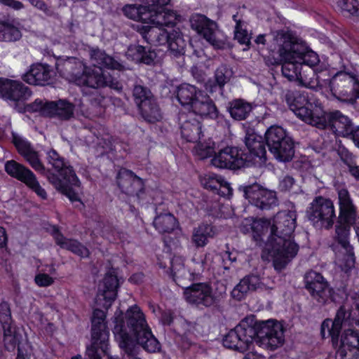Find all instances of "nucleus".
<instances>
[{"instance_id": "f257e3e1", "label": "nucleus", "mask_w": 359, "mask_h": 359, "mask_svg": "<svg viewBox=\"0 0 359 359\" xmlns=\"http://www.w3.org/2000/svg\"><path fill=\"white\" fill-rule=\"evenodd\" d=\"M113 333L116 341L123 353L128 355L139 354L140 347L149 353H158L161 346L153 334L145 316L140 309L131 306L121 316L122 312L115 313Z\"/></svg>"}, {"instance_id": "f03ea898", "label": "nucleus", "mask_w": 359, "mask_h": 359, "mask_svg": "<svg viewBox=\"0 0 359 359\" xmlns=\"http://www.w3.org/2000/svg\"><path fill=\"white\" fill-rule=\"evenodd\" d=\"M253 341L271 351L280 347L285 341L283 325L273 320L257 323L253 318H245L224 337L223 345L244 352Z\"/></svg>"}, {"instance_id": "7ed1b4c3", "label": "nucleus", "mask_w": 359, "mask_h": 359, "mask_svg": "<svg viewBox=\"0 0 359 359\" xmlns=\"http://www.w3.org/2000/svg\"><path fill=\"white\" fill-rule=\"evenodd\" d=\"M270 221L268 226L270 233L267 236L265 250L273 259L276 270H282L297 255L298 245L294 241L297 226V213L294 210L278 212Z\"/></svg>"}, {"instance_id": "20e7f679", "label": "nucleus", "mask_w": 359, "mask_h": 359, "mask_svg": "<svg viewBox=\"0 0 359 359\" xmlns=\"http://www.w3.org/2000/svg\"><path fill=\"white\" fill-rule=\"evenodd\" d=\"M174 15L175 19L173 24L151 23L154 26L136 25L134 29L147 43L154 46L167 45L170 55L179 58L185 54L187 42L180 29L173 28L177 18L180 17L175 12Z\"/></svg>"}, {"instance_id": "39448f33", "label": "nucleus", "mask_w": 359, "mask_h": 359, "mask_svg": "<svg viewBox=\"0 0 359 359\" xmlns=\"http://www.w3.org/2000/svg\"><path fill=\"white\" fill-rule=\"evenodd\" d=\"M47 161L59 174L56 175L46 169L44 175L48 182L72 202L80 201V182L72 167L54 149L47 152Z\"/></svg>"}, {"instance_id": "423d86ee", "label": "nucleus", "mask_w": 359, "mask_h": 359, "mask_svg": "<svg viewBox=\"0 0 359 359\" xmlns=\"http://www.w3.org/2000/svg\"><path fill=\"white\" fill-rule=\"evenodd\" d=\"M339 216L335 228L334 241L344 250L349 264H354L353 248L349 242L351 226L357 216L356 207L353 205L348 191L341 189L338 191Z\"/></svg>"}, {"instance_id": "0eeeda50", "label": "nucleus", "mask_w": 359, "mask_h": 359, "mask_svg": "<svg viewBox=\"0 0 359 359\" xmlns=\"http://www.w3.org/2000/svg\"><path fill=\"white\" fill-rule=\"evenodd\" d=\"M170 0H141L143 5L127 4L122 8L128 18L143 23L173 24L174 11L165 8Z\"/></svg>"}, {"instance_id": "6e6552de", "label": "nucleus", "mask_w": 359, "mask_h": 359, "mask_svg": "<svg viewBox=\"0 0 359 359\" xmlns=\"http://www.w3.org/2000/svg\"><path fill=\"white\" fill-rule=\"evenodd\" d=\"M278 37L279 42L281 43V48H279L278 58H273L275 63H280L283 60L295 59V62L301 64L302 69L304 67H309L314 73L316 70L313 69L320 62L318 55L309 48L306 43L291 34V40L285 42V38H283V35Z\"/></svg>"}, {"instance_id": "1a4fd4ad", "label": "nucleus", "mask_w": 359, "mask_h": 359, "mask_svg": "<svg viewBox=\"0 0 359 359\" xmlns=\"http://www.w3.org/2000/svg\"><path fill=\"white\" fill-rule=\"evenodd\" d=\"M190 27L215 49L231 48L229 38L218 28L217 23L205 15L194 13L189 18Z\"/></svg>"}, {"instance_id": "9d476101", "label": "nucleus", "mask_w": 359, "mask_h": 359, "mask_svg": "<svg viewBox=\"0 0 359 359\" xmlns=\"http://www.w3.org/2000/svg\"><path fill=\"white\" fill-rule=\"evenodd\" d=\"M105 313L95 309L92 317V344L86 349L85 359H102V353L108 355L109 332L105 323Z\"/></svg>"}, {"instance_id": "9b49d317", "label": "nucleus", "mask_w": 359, "mask_h": 359, "mask_svg": "<svg viewBox=\"0 0 359 359\" xmlns=\"http://www.w3.org/2000/svg\"><path fill=\"white\" fill-rule=\"evenodd\" d=\"M306 217L311 224L317 229H330L336 219L332 201L323 196L316 197L309 204Z\"/></svg>"}, {"instance_id": "f8f14e48", "label": "nucleus", "mask_w": 359, "mask_h": 359, "mask_svg": "<svg viewBox=\"0 0 359 359\" xmlns=\"http://www.w3.org/2000/svg\"><path fill=\"white\" fill-rule=\"evenodd\" d=\"M238 189L251 205L259 210H270L279 205L277 193L257 182L239 186Z\"/></svg>"}, {"instance_id": "ddd939ff", "label": "nucleus", "mask_w": 359, "mask_h": 359, "mask_svg": "<svg viewBox=\"0 0 359 359\" xmlns=\"http://www.w3.org/2000/svg\"><path fill=\"white\" fill-rule=\"evenodd\" d=\"M331 95L338 101L347 104L355 90L359 88L356 76L344 71L337 72L327 80Z\"/></svg>"}, {"instance_id": "4468645a", "label": "nucleus", "mask_w": 359, "mask_h": 359, "mask_svg": "<svg viewBox=\"0 0 359 359\" xmlns=\"http://www.w3.org/2000/svg\"><path fill=\"white\" fill-rule=\"evenodd\" d=\"M77 85L90 90L107 86L117 93H121L123 90L122 83L109 73H104L102 69H91L86 67L80 78L77 79Z\"/></svg>"}, {"instance_id": "2eb2a0df", "label": "nucleus", "mask_w": 359, "mask_h": 359, "mask_svg": "<svg viewBox=\"0 0 359 359\" xmlns=\"http://www.w3.org/2000/svg\"><path fill=\"white\" fill-rule=\"evenodd\" d=\"M212 164L219 168L231 170L250 167L255 163L242 149L236 147H226L221 149L211 160Z\"/></svg>"}, {"instance_id": "dca6fc26", "label": "nucleus", "mask_w": 359, "mask_h": 359, "mask_svg": "<svg viewBox=\"0 0 359 359\" xmlns=\"http://www.w3.org/2000/svg\"><path fill=\"white\" fill-rule=\"evenodd\" d=\"M304 283L312 299L318 304L325 305L333 301L334 292L320 273L314 271L307 272L304 276Z\"/></svg>"}, {"instance_id": "f3484780", "label": "nucleus", "mask_w": 359, "mask_h": 359, "mask_svg": "<svg viewBox=\"0 0 359 359\" xmlns=\"http://www.w3.org/2000/svg\"><path fill=\"white\" fill-rule=\"evenodd\" d=\"M283 96L290 109L298 117L310 124L314 123L312 104L308 100L307 93L287 89L283 92Z\"/></svg>"}, {"instance_id": "a211bd4d", "label": "nucleus", "mask_w": 359, "mask_h": 359, "mask_svg": "<svg viewBox=\"0 0 359 359\" xmlns=\"http://www.w3.org/2000/svg\"><path fill=\"white\" fill-rule=\"evenodd\" d=\"M318 128L330 129L334 135H359V126H355L351 120L340 111L330 112L327 119L314 122Z\"/></svg>"}, {"instance_id": "6ab92c4d", "label": "nucleus", "mask_w": 359, "mask_h": 359, "mask_svg": "<svg viewBox=\"0 0 359 359\" xmlns=\"http://www.w3.org/2000/svg\"><path fill=\"white\" fill-rule=\"evenodd\" d=\"M5 171L11 177L25 183L42 199L47 198V194L38 182L35 175L29 168L14 160L5 163Z\"/></svg>"}, {"instance_id": "aec40b11", "label": "nucleus", "mask_w": 359, "mask_h": 359, "mask_svg": "<svg viewBox=\"0 0 359 359\" xmlns=\"http://www.w3.org/2000/svg\"><path fill=\"white\" fill-rule=\"evenodd\" d=\"M186 301L198 308L213 306L217 301L211 286L206 283H192L184 291Z\"/></svg>"}, {"instance_id": "412c9836", "label": "nucleus", "mask_w": 359, "mask_h": 359, "mask_svg": "<svg viewBox=\"0 0 359 359\" xmlns=\"http://www.w3.org/2000/svg\"><path fill=\"white\" fill-rule=\"evenodd\" d=\"M116 183L121 191L126 195L136 197L138 200L143 198L144 182L131 170L121 169L116 176Z\"/></svg>"}, {"instance_id": "4be33fe9", "label": "nucleus", "mask_w": 359, "mask_h": 359, "mask_svg": "<svg viewBox=\"0 0 359 359\" xmlns=\"http://www.w3.org/2000/svg\"><path fill=\"white\" fill-rule=\"evenodd\" d=\"M291 34L292 32L290 31L285 30H277L275 32H272L269 34H259L257 36L255 40V42L257 44H262V45H268L267 49L269 52V55L264 56V61L267 65H274L277 63L273 62V58H278L276 55H278L279 53V48H281V43H280L279 38L281 36L280 35H283V38H285V42L287 41L291 40Z\"/></svg>"}, {"instance_id": "5701e85b", "label": "nucleus", "mask_w": 359, "mask_h": 359, "mask_svg": "<svg viewBox=\"0 0 359 359\" xmlns=\"http://www.w3.org/2000/svg\"><path fill=\"white\" fill-rule=\"evenodd\" d=\"M268 147L275 158L281 162L290 161L294 154V143L290 136H270Z\"/></svg>"}, {"instance_id": "b1692460", "label": "nucleus", "mask_w": 359, "mask_h": 359, "mask_svg": "<svg viewBox=\"0 0 359 359\" xmlns=\"http://www.w3.org/2000/svg\"><path fill=\"white\" fill-rule=\"evenodd\" d=\"M32 95L30 88L19 81L0 78V97L14 102H23Z\"/></svg>"}, {"instance_id": "393cba45", "label": "nucleus", "mask_w": 359, "mask_h": 359, "mask_svg": "<svg viewBox=\"0 0 359 359\" xmlns=\"http://www.w3.org/2000/svg\"><path fill=\"white\" fill-rule=\"evenodd\" d=\"M55 76V72L50 65L36 63L22 75V79L30 85L45 86L52 83Z\"/></svg>"}, {"instance_id": "a878e982", "label": "nucleus", "mask_w": 359, "mask_h": 359, "mask_svg": "<svg viewBox=\"0 0 359 359\" xmlns=\"http://www.w3.org/2000/svg\"><path fill=\"white\" fill-rule=\"evenodd\" d=\"M85 66L75 57L57 60L55 64V69L60 75L66 79L74 81L76 84Z\"/></svg>"}, {"instance_id": "bb28decb", "label": "nucleus", "mask_w": 359, "mask_h": 359, "mask_svg": "<svg viewBox=\"0 0 359 359\" xmlns=\"http://www.w3.org/2000/svg\"><path fill=\"white\" fill-rule=\"evenodd\" d=\"M233 75V72L227 65L222 64L219 65L215 72L214 80L208 79L205 83V90L212 94L219 90L222 94L225 84L229 83Z\"/></svg>"}, {"instance_id": "cd10ccee", "label": "nucleus", "mask_w": 359, "mask_h": 359, "mask_svg": "<svg viewBox=\"0 0 359 359\" xmlns=\"http://www.w3.org/2000/svg\"><path fill=\"white\" fill-rule=\"evenodd\" d=\"M270 136H245L243 142L248 148L251 157L257 158L259 164L266 161V149L268 140ZM252 159V158H250Z\"/></svg>"}, {"instance_id": "c85d7f7f", "label": "nucleus", "mask_w": 359, "mask_h": 359, "mask_svg": "<svg viewBox=\"0 0 359 359\" xmlns=\"http://www.w3.org/2000/svg\"><path fill=\"white\" fill-rule=\"evenodd\" d=\"M190 109L201 117L217 118L219 111L214 102L203 91L198 95Z\"/></svg>"}, {"instance_id": "c756f323", "label": "nucleus", "mask_w": 359, "mask_h": 359, "mask_svg": "<svg viewBox=\"0 0 359 359\" xmlns=\"http://www.w3.org/2000/svg\"><path fill=\"white\" fill-rule=\"evenodd\" d=\"M75 106L65 99L50 101L45 111L48 117H55L60 120L67 121L74 117Z\"/></svg>"}, {"instance_id": "7c9ffc66", "label": "nucleus", "mask_w": 359, "mask_h": 359, "mask_svg": "<svg viewBox=\"0 0 359 359\" xmlns=\"http://www.w3.org/2000/svg\"><path fill=\"white\" fill-rule=\"evenodd\" d=\"M269 224L270 221L266 218H260L255 220H253L252 218H245L242 221L239 229L243 233L252 231L255 240L257 242H264V232L268 231Z\"/></svg>"}, {"instance_id": "2f4dec72", "label": "nucleus", "mask_w": 359, "mask_h": 359, "mask_svg": "<svg viewBox=\"0 0 359 359\" xmlns=\"http://www.w3.org/2000/svg\"><path fill=\"white\" fill-rule=\"evenodd\" d=\"M128 51L133 56V60L140 64L146 65H154L157 57V54L154 49L149 46H142L140 44H130L128 48Z\"/></svg>"}, {"instance_id": "473e14b6", "label": "nucleus", "mask_w": 359, "mask_h": 359, "mask_svg": "<svg viewBox=\"0 0 359 359\" xmlns=\"http://www.w3.org/2000/svg\"><path fill=\"white\" fill-rule=\"evenodd\" d=\"M282 75L290 81H296L299 86L307 87V83L304 79L301 64L295 62V59L283 60L280 63ZM304 72V70H303Z\"/></svg>"}, {"instance_id": "72a5a7b5", "label": "nucleus", "mask_w": 359, "mask_h": 359, "mask_svg": "<svg viewBox=\"0 0 359 359\" xmlns=\"http://www.w3.org/2000/svg\"><path fill=\"white\" fill-rule=\"evenodd\" d=\"M90 57L93 65L97 67V69H102V68L116 69L118 71L126 69L125 67L121 62L99 48L90 50Z\"/></svg>"}, {"instance_id": "f704fd0d", "label": "nucleus", "mask_w": 359, "mask_h": 359, "mask_svg": "<svg viewBox=\"0 0 359 359\" xmlns=\"http://www.w3.org/2000/svg\"><path fill=\"white\" fill-rule=\"evenodd\" d=\"M90 57L93 65L97 67V69H102V68L116 69L118 71L126 69L125 67L121 62L99 48L90 50Z\"/></svg>"}, {"instance_id": "c9c22d12", "label": "nucleus", "mask_w": 359, "mask_h": 359, "mask_svg": "<svg viewBox=\"0 0 359 359\" xmlns=\"http://www.w3.org/2000/svg\"><path fill=\"white\" fill-rule=\"evenodd\" d=\"M103 290H99L98 298L100 299L102 297L105 300L104 306L108 308L116 297L118 287V280L116 276L111 273H107L103 279Z\"/></svg>"}, {"instance_id": "e433bc0d", "label": "nucleus", "mask_w": 359, "mask_h": 359, "mask_svg": "<svg viewBox=\"0 0 359 359\" xmlns=\"http://www.w3.org/2000/svg\"><path fill=\"white\" fill-rule=\"evenodd\" d=\"M194 138H187L188 142H196L194 147L195 155L200 159H204L211 156L215 151V143L211 137L208 136H191Z\"/></svg>"}, {"instance_id": "4c0bfd02", "label": "nucleus", "mask_w": 359, "mask_h": 359, "mask_svg": "<svg viewBox=\"0 0 359 359\" xmlns=\"http://www.w3.org/2000/svg\"><path fill=\"white\" fill-rule=\"evenodd\" d=\"M226 110L231 117L236 121L246 119L252 110V104L241 98L233 99L229 102Z\"/></svg>"}, {"instance_id": "58836bf2", "label": "nucleus", "mask_w": 359, "mask_h": 359, "mask_svg": "<svg viewBox=\"0 0 359 359\" xmlns=\"http://www.w3.org/2000/svg\"><path fill=\"white\" fill-rule=\"evenodd\" d=\"M22 37V32L14 20H0V41L14 43L20 41Z\"/></svg>"}, {"instance_id": "ea45409f", "label": "nucleus", "mask_w": 359, "mask_h": 359, "mask_svg": "<svg viewBox=\"0 0 359 359\" xmlns=\"http://www.w3.org/2000/svg\"><path fill=\"white\" fill-rule=\"evenodd\" d=\"M202 92L203 90L193 85L182 83L177 88V98L182 106L190 109L195 100L198 98V95Z\"/></svg>"}, {"instance_id": "a19ab883", "label": "nucleus", "mask_w": 359, "mask_h": 359, "mask_svg": "<svg viewBox=\"0 0 359 359\" xmlns=\"http://www.w3.org/2000/svg\"><path fill=\"white\" fill-rule=\"evenodd\" d=\"M137 107L141 116L147 122L154 123L162 118L161 111L155 96Z\"/></svg>"}, {"instance_id": "79ce46f5", "label": "nucleus", "mask_w": 359, "mask_h": 359, "mask_svg": "<svg viewBox=\"0 0 359 359\" xmlns=\"http://www.w3.org/2000/svg\"><path fill=\"white\" fill-rule=\"evenodd\" d=\"M54 238L56 244L63 249L70 250L73 253L82 257H87L89 255L88 249L83 245L76 240L65 238L58 231H55Z\"/></svg>"}, {"instance_id": "37998d69", "label": "nucleus", "mask_w": 359, "mask_h": 359, "mask_svg": "<svg viewBox=\"0 0 359 359\" xmlns=\"http://www.w3.org/2000/svg\"><path fill=\"white\" fill-rule=\"evenodd\" d=\"M215 235V227L203 223L193 229L191 242L196 248H203L208 244L209 238H213Z\"/></svg>"}, {"instance_id": "c03bdc74", "label": "nucleus", "mask_w": 359, "mask_h": 359, "mask_svg": "<svg viewBox=\"0 0 359 359\" xmlns=\"http://www.w3.org/2000/svg\"><path fill=\"white\" fill-rule=\"evenodd\" d=\"M260 280L257 276H247L244 277L233 288L232 295L234 298L241 300L246 294L255 291L260 285Z\"/></svg>"}, {"instance_id": "a18cd8bd", "label": "nucleus", "mask_w": 359, "mask_h": 359, "mask_svg": "<svg viewBox=\"0 0 359 359\" xmlns=\"http://www.w3.org/2000/svg\"><path fill=\"white\" fill-rule=\"evenodd\" d=\"M153 224L156 229L162 233L172 232L177 226L176 218L169 212L156 216Z\"/></svg>"}, {"instance_id": "49530a36", "label": "nucleus", "mask_w": 359, "mask_h": 359, "mask_svg": "<svg viewBox=\"0 0 359 359\" xmlns=\"http://www.w3.org/2000/svg\"><path fill=\"white\" fill-rule=\"evenodd\" d=\"M352 314L351 309H346L345 306L339 307L334 319L335 333H337L339 330L341 332L343 326L356 325L355 318Z\"/></svg>"}, {"instance_id": "de8ad7c7", "label": "nucleus", "mask_w": 359, "mask_h": 359, "mask_svg": "<svg viewBox=\"0 0 359 359\" xmlns=\"http://www.w3.org/2000/svg\"><path fill=\"white\" fill-rule=\"evenodd\" d=\"M172 271L174 280L179 286L184 288V290L189 286L187 284L195 279V276H198V273L191 272L182 265L172 264Z\"/></svg>"}, {"instance_id": "09e8293b", "label": "nucleus", "mask_w": 359, "mask_h": 359, "mask_svg": "<svg viewBox=\"0 0 359 359\" xmlns=\"http://www.w3.org/2000/svg\"><path fill=\"white\" fill-rule=\"evenodd\" d=\"M13 320L10 305L8 302L3 301L0 303V323L4 330V337H12L13 333L11 327Z\"/></svg>"}, {"instance_id": "8fccbe9b", "label": "nucleus", "mask_w": 359, "mask_h": 359, "mask_svg": "<svg viewBox=\"0 0 359 359\" xmlns=\"http://www.w3.org/2000/svg\"><path fill=\"white\" fill-rule=\"evenodd\" d=\"M132 95L137 107L154 97L147 86L138 81H136L133 86Z\"/></svg>"}, {"instance_id": "3c124183", "label": "nucleus", "mask_w": 359, "mask_h": 359, "mask_svg": "<svg viewBox=\"0 0 359 359\" xmlns=\"http://www.w3.org/2000/svg\"><path fill=\"white\" fill-rule=\"evenodd\" d=\"M354 348L359 351V332L352 329L344 331L341 337V345L339 348Z\"/></svg>"}, {"instance_id": "603ef678", "label": "nucleus", "mask_w": 359, "mask_h": 359, "mask_svg": "<svg viewBox=\"0 0 359 359\" xmlns=\"http://www.w3.org/2000/svg\"><path fill=\"white\" fill-rule=\"evenodd\" d=\"M320 334L323 338L331 337L333 345H337L340 331L339 330L337 333H335L334 320H332L330 318H327L325 320H323V322L321 324Z\"/></svg>"}, {"instance_id": "864d4df0", "label": "nucleus", "mask_w": 359, "mask_h": 359, "mask_svg": "<svg viewBox=\"0 0 359 359\" xmlns=\"http://www.w3.org/2000/svg\"><path fill=\"white\" fill-rule=\"evenodd\" d=\"M50 101L46 100L36 99L34 102L27 104L22 107H19L18 111L19 112L28 111V112H36L39 111L43 116H48V114L45 113V111L48 108V103Z\"/></svg>"}, {"instance_id": "5fc2aeb1", "label": "nucleus", "mask_w": 359, "mask_h": 359, "mask_svg": "<svg viewBox=\"0 0 359 359\" xmlns=\"http://www.w3.org/2000/svg\"><path fill=\"white\" fill-rule=\"evenodd\" d=\"M221 180L222 177L212 173L205 174L200 177L201 185L214 192L221 187Z\"/></svg>"}, {"instance_id": "6e6d98bb", "label": "nucleus", "mask_w": 359, "mask_h": 359, "mask_svg": "<svg viewBox=\"0 0 359 359\" xmlns=\"http://www.w3.org/2000/svg\"><path fill=\"white\" fill-rule=\"evenodd\" d=\"M181 135H201L202 125L196 119L184 121L181 126Z\"/></svg>"}, {"instance_id": "4d7b16f0", "label": "nucleus", "mask_w": 359, "mask_h": 359, "mask_svg": "<svg viewBox=\"0 0 359 359\" xmlns=\"http://www.w3.org/2000/svg\"><path fill=\"white\" fill-rule=\"evenodd\" d=\"M241 24V21H238L237 24H236L233 38L237 40L240 44L245 45L247 49H249L251 44V37L248 34V31L242 28ZM244 50H246V48H244Z\"/></svg>"}, {"instance_id": "13d9d810", "label": "nucleus", "mask_w": 359, "mask_h": 359, "mask_svg": "<svg viewBox=\"0 0 359 359\" xmlns=\"http://www.w3.org/2000/svg\"><path fill=\"white\" fill-rule=\"evenodd\" d=\"M23 157L33 169L44 175L46 172V168L41 161L37 151L34 149L23 156Z\"/></svg>"}, {"instance_id": "bf43d9fd", "label": "nucleus", "mask_w": 359, "mask_h": 359, "mask_svg": "<svg viewBox=\"0 0 359 359\" xmlns=\"http://www.w3.org/2000/svg\"><path fill=\"white\" fill-rule=\"evenodd\" d=\"M82 93L84 95L88 97V101L95 107L102 106L104 96L102 95L98 89L83 88Z\"/></svg>"}, {"instance_id": "052dcab7", "label": "nucleus", "mask_w": 359, "mask_h": 359, "mask_svg": "<svg viewBox=\"0 0 359 359\" xmlns=\"http://www.w3.org/2000/svg\"><path fill=\"white\" fill-rule=\"evenodd\" d=\"M12 142L19 154L22 156L34 150L31 144L23 139L22 136H13Z\"/></svg>"}, {"instance_id": "680f3d73", "label": "nucleus", "mask_w": 359, "mask_h": 359, "mask_svg": "<svg viewBox=\"0 0 359 359\" xmlns=\"http://www.w3.org/2000/svg\"><path fill=\"white\" fill-rule=\"evenodd\" d=\"M294 178L289 175H285L280 179L278 184V189L282 192L290 191L295 185Z\"/></svg>"}, {"instance_id": "e2e57ef3", "label": "nucleus", "mask_w": 359, "mask_h": 359, "mask_svg": "<svg viewBox=\"0 0 359 359\" xmlns=\"http://www.w3.org/2000/svg\"><path fill=\"white\" fill-rule=\"evenodd\" d=\"M338 5L345 11L353 15L357 13L358 1L357 0H339Z\"/></svg>"}, {"instance_id": "0e129e2a", "label": "nucleus", "mask_w": 359, "mask_h": 359, "mask_svg": "<svg viewBox=\"0 0 359 359\" xmlns=\"http://www.w3.org/2000/svg\"><path fill=\"white\" fill-rule=\"evenodd\" d=\"M186 52L184 55H187L189 57H196V58H201L204 55L203 50L201 48H194L193 44L190 41H186Z\"/></svg>"}, {"instance_id": "69168bd1", "label": "nucleus", "mask_w": 359, "mask_h": 359, "mask_svg": "<svg viewBox=\"0 0 359 359\" xmlns=\"http://www.w3.org/2000/svg\"><path fill=\"white\" fill-rule=\"evenodd\" d=\"M215 192L219 196L230 198L233 194V189L230 187V184L222 178L221 187L217 189Z\"/></svg>"}, {"instance_id": "338daca9", "label": "nucleus", "mask_w": 359, "mask_h": 359, "mask_svg": "<svg viewBox=\"0 0 359 359\" xmlns=\"http://www.w3.org/2000/svg\"><path fill=\"white\" fill-rule=\"evenodd\" d=\"M35 283L40 287H47L54 282L53 278L46 273H39L35 276Z\"/></svg>"}, {"instance_id": "774afa93", "label": "nucleus", "mask_w": 359, "mask_h": 359, "mask_svg": "<svg viewBox=\"0 0 359 359\" xmlns=\"http://www.w3.org/2000/svg\"><path fill=\"white\" fill-rule=\"evenodd\" d=\"M352 308L351 309L353 317L355 318L356 325L359 326V294H355L351 297Z\"/></svg>"}]
</instances>
